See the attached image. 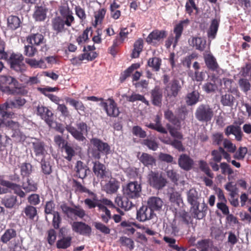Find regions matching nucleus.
Returning <instances> with one entry per match:
<instances>
[{"instance_id":"f257e3e1","label":"nucleus","mask_w":251,"mask_h":251,"mask_svg":"<svg viewBox=\"0 0 251 251\" xmlns=\"http://www.w3.org/2000/svg\"><path fill=\"white\" fill-rule=\"evenodd\" d=\"M26 102L25 100L22 97L16 98L14 100H8L5 103L0 106V114L2 117L12 118L14 114L8 112L9 109L20 108Z\"/></svg>"},{"instance_id":"f03ea898","label":"nucleus","mask_w":251,"mask_h":251,"mask_svg":"<svg viewBox=\"0 0 251 251\" xmlns=\"http://www.w3.org/2000/svg\"><path fill=\"white\" fill-rule=\"evenodd\" d=\"M148 184L153 188L160 190L164 187L167 183V180L161 173L151 171L147 176Z\"/></svg>"},{"instance_id":"7ed1b4c3","label":"nucleus","mask_w":251,"mask_h":251,"mask_svg":"<svg viewBox=\"0 0 251 251\" xmlns=\"http://www.w3.org/2000/svg\"><path fill=\"white\" fill-rule=\"evenodd\" d=\"M187 199L188 203L191 205V211L194 218L200 219L202 216L200 215L199 201L200 196L195 189H191L187 193Z\"/></svg>"},{"instance_id":"20e7f679","label":"nucleus","mask_w":251,"mask_h":251,"mask_svg":"<svg viewBox=\"0 0 251 251\" xmlns=\"http://www.w3.org/2000/svg\"><path fill=\"white\" fill-rule=\"evenodd\" d=\"M17 81L10 75H0V90L4 92L11 93L17 87Z\"/></svg>"},{"instance_id":"39448f33","label":"nucleus","mask_w":251,"mask_h":251,"mask_svg":"<svg viewBox=\"0 0 251 251\" xmlns=\"http://www.w3.org/2000/svg\"><path fill=\"white\" fill-rule=\"evenodd\" d=\"M141 186L136 181L130 182L124 188V194L128 198L137 199L140 196Z\"/></svg>"},{"instance_id":"423d86ee","label":"nucleus","mask_w":251,"mask_h":251,"mask_svg":"<svg viewBox=\"0 0 251 251\" xmlns=\"http://www.w3.org/2000/svg\"><path fill=\"white\" fill-rule=\"evenodd\" d=\"M214 113L213 111L209 105H201L197 108L196 112L197 119L202 122H208L211 121Z\"/></svg>"},{"instance_id":"0eeeda50","label":"nucleus","mask_w":251,"mask_h":251,"mask_svg":"<svg viewBox=\"0 0 251 251\" xmlns=\"http://www.w3.org/2000/svg\"><path fill=\"white\" fill-rule=\"evenodd\" d=\"M77 127L80 131H78L75 128L71 126H67L66 129L75 139L82 141L85 139L83 134L87 133V126L85 123L80 122L77 124Z\"/></svg>"},{"instance_id":"6e6552de","label":"nucleus","mask_w":251,"mask_h":251,"mask_svg":"<svg viewBox=\"0 0 251 251\" xmlns=\"http://www.w3.org/2000/svg\"><path fill=\"white\" fill-rule=\"evenodd\" d=\"M8 62L11 68L17 72H22L25 69L24 63V57L21 54L12 53L10 55Z\"/></svg>"},{"instance_id":"1a4fd4ad","label":"nucleus","mask_w":251,"mask_h":251,"mask_svg":"<svg viewBox=\"0 0 251 251\" xmlns=\"http://www.w3.org/2000/svg\"><path fill=\"white\" fill-rule=\"evenodd\" d=\"M101 185L103 191L108 194L116 193L120 187V183L111 176L101 180Z\"/></svg>"},{"instance_id":"9d476101","label":"nucleus","mask_w":251,"mask_h":251,"mask_svg":"<svg viewBox=\"0 0 251 251\" xmlns=\"http://www.w3.org/2000/svg\"><path fill=\"white\" fill-rule=\"evenodd\" d=\"M101 105L103 107L108 116L116 117L119 116L120 111L114 100L112 99L102 101Z\"/></svg>"},{"instance_id":"9b49d317","label":"nucleus","mask_w":251,"mask_h":251,"mask_svg":"<svg viewBox=\"0 0 251 251\" xmlns=\"http://www.w3.org/2000/svg\"><path fill=\"white\" fill-rule=\"evenodd\" d=\"M72 229L79 234L89 236L91 232V228L88 225L81 222H74L72 224Z\"/></svg>"},{"instance_id":"f8f14e48","label":"nucleus","mask_w":251,"mask_h":251,"mask_svg":"<svg viewBox=\"0 0 251 251\" xmlns=\"http://www.w3.org/2000/svg\"><path fill=\"white\" fill-rule=\"evenodd\" d=\"M167 35L166 31L164 30L155 29L149 34L146 40L149 43L155 44L163 40Z\"/></svg>"},{"instance_id":"ddd939ff","label":"nucleus","mask_w":251,"mask_h":251,"mask_svg":"<svg viewBox=\"0 0 251 251\" xmlns=\"http://www.w3.org/2000/svg\"><path fill=\"white\" fill-rule=\"evenodd\" d=\"M154 216V212L149 206H142L137 213V219L140 222L150 220Z\"/></svg>"},{"instance_id":"4468645a","label":"nucleus","mask_w":251,"mask_h":251,"mask_svg":"<svg viewBox=\"0 0 251 251\" xmlns=\"http://www.w3.org/2000/svg\"><path fill=\"white\" fill-rule=\"evenodd\" d=\"M93 172L95 175L102 178V180L109 178L111 176V173L106 170L105 166L99 162L94 163Z\"/></svg>"},{"instance_id":"2eb2a0df","label":"nucleus","mask_w":251,"mask_h":251,"mask_svg":"<svg viewBox=\"0 0 251 251\" xmlns=\"http://www.w3.org/2000/svg\"><path fill=\"white\" fill-rule=\"evenodd\" d=\"M37 114L50 126L51 123V117L53 115L52 112L48 108L43 106L38 105L37 107Z\"/></svg>"},{"instance_id":"dca6fc26","label":"nucleus","mask_w":251,"mask_h":251,"mask_svg":"<svg viewBox=\"0 0 251 251\" xmlns=\"http://www.w3.org/2000/svg\"><path fill=\"white\" fill-rule=\"evenodd\" d=\"M90 142L94 147L97 149L99 152L105 154H107L110 153V147L107 143H104L96 138H92Z\"/></svg>"},{"instance_id":"f3484780","label":"nucleus","mask_w":251,"mask_h":251,"mask_svg":"<svg viewBox=\"0 0 251 251\" xmlns=\"http://www.w3.org/2000/svg\"><path fill=\"white\" fill-rule=\"evenodd\" d=\"M60 13L62 16V19L64 20V25L70 26L75 21L72 12L68 7H64L60 10Z\"/></svg>"},{"instance_id":"a211bd4d","label":"nucleus","mask_w":251,"mask_h":251,"mask_svg":"<svg viewBox=\"0 0 251 251\" xmlns=\"http://www.w3.org/2000/svg\"><path fill=\"white\" fill-rule=\"evenodd\" d=\"M38 90L43 94L48 96V97L54 103L58 104L60 101V99L57 96L53 95L52 94H48L50 92H54L59 90L58 87H51L47 86L45 88H39Z\"/></svg>"},{"instance_id":"6ab92c4d","label":"nucleus","mask_w":251,"mask_h":251,"mask_svg":"<svg viewBox=\"0 0 251 251\" xmlns=\"http://www.w3.org/2000/svg\"><path fill=\"white\" fill-rule=\"evenodd\" d=\"M181 89L178 81H173L169 84L166 88V91L168 97H176Z\"/></svg>"},{"instance_id":"aec40b11","label":"nucleus","mask_w":251,"mask_h":251,"mask_svg":"<svg viewBox=\"0 0 251 251\" xmlns=\"http://www.w3.org/2000/svg\"><path fill=\"white\" fill-rule=\"evenodd\" d=\"M179 166L185 170H189L193 165V161L186 154H182L178 159Z\"/></svg>"},{"instance_id":"412c9836","label":"nucleus","mask_w":251,"mask_h":251,"mask_svg":"<svg viewBox=\"0 0 251 251\" xmlns=\"http://www.w3.org/2000/svg\"><path fill=\"white\" fill-rule=\"evenodd\" d=\"M225 134L228 136L232 134L235 135V138L238 141H241L242 138V133L241 128L238 126L231 125L228 126L225 130Z\"/></svg>"},{"instance_id":"4be33fe9","label":"nucleus","mask_w":251,"mask_h":251,"mask_svg":"<svg viewBox=\"0 0 251 251\" xmlns=\"http://www.w3.org/2000/svg\"><path fill=\"white\" fill-rule=\"evenodd\" d=\"M1 184L3 186H6L7 188L13 191L14 193L20 197L23 198L25 196V193L21 190V187L19 185L7 181H2Z\"/></svg>"},{"instance_id":"5701e85b","label":"nucleus","mask_w":251,"mask_h":251,"mask_svg":"<svg viewBox=\"0 0 251 251\" xmlns=\"http://www.w3.org/2000/svg\"><path fill=\"white\" fill-rule=\"evenodd\" d=\"M163 202L161 199L158 197H153L150 198L148 201V206L154 210L160 209L163 205Z\"/></svg>"},{"instance_id":"b1692460","label":"nucleus","mask_w":251,"mask_h":251,"mask_svg":"<svg viewBox=\"0 0 251 251\" xmlns=\"http://www.w3.org/2000/svg\"><path fill=\"white\" fill-rule=\"evenodd\" d=\"M47 9L44 6H37L35 8L33 17L37 21H43L47 16Z\"/></svg>"},{"instance_id":"393cba45","label":"nucleus","mask_w":251,"mask_h":251,"mask_svg":"<svg viewBox=\"0 0 251 251\" xmlns=\"http://www.w3.org/2000/svg\"><path fill=\"white\" fill-rule=\"evenodd\" d=\"M151 97L153 104L160 106L161 104L162 94V91L159 88L155 87L152 91Z\"/></svg>"},{"instance_id":"a878e982","label":"nucleus","mask_w":251,"mask_h":251,"mask_svg":"<svg viewBox=\"0 0 251 251\" xmlns=\"http://www.w3.org/2000/svg\"><path fill=\"white\" fill-rule=\"evenodd\" d=\"M204 60L207 67L213 71H216L219 68L215 57L211 54L208 53L204 55Z\"/></svg>"},{"instance_id":"bb28decb","label":"nucleus","mask_w":251,"mask_h":251,"mask_svg":"<svg viewBox=\"0 0 251 251\" xmlns=\"http://www.w3.org/2000/svg\"><path fill=\"white\" fill-rule=\"evenodd\" d=\"M188 20H184L181 21L179 23L177 24L174 29V33L175 34V39L174 46H175L177 43L181 35L183 27L185 25L188 24Z\"/></svg>"},{"instance_id":"cd10ccee","label":"nucleus","mask_w":251,"mask_h":251,"mask_svg":"<svg viewBox=\"0 0 251 251\" xmlns=\"http://www.w3.org/2000/svg\"><path fill=\"white\" fill-rule=\"evenodd\" d=\"M191 45L195 47L196 49L200 50H203L206 45V40L201 37H193L189 40Z\"/></svg>"},{"instance_id":"c85d7f7f","label":"nucleus","mask_w":251,"mask_h":251,"mask_svg":"<svg viewBox=\"0 0 251 251\" xmlns=\"http://www.w3.org/2000/svg\"><path fill=\"white\" fill-rule=\"evenodd\" d=\"M33 149L36 156L44 155L46 152L43 142L35 140L32 142Z\"/></svg>"},{"instance_id":"c756f323","label":"nucleus","mask_w":251,"mask_h":251,"mask_svg":"<svg viewBox=\"0 0 251 251\" xmlns=\"http://www.w3.org/2000/svg\"><path fill=\"white\" fill-rule=\"evenodd\" d=\"M66 100L70 104L75 107L79 114H82L85 112V107L83 103L79 100H76L73 99L67 98Z\"/></svg>"},{"instance_id":"7c9ffc66","label":"nucleus","mask_w":251,"mask_h":251,"mask_svg":"<svg viewBox=\"0 0 251 251\" xmlns=\"http://www.w3.org/2000/svg\"><path fill=\"white\" fill-rule=\"evenodd\" d=\"M144 46V41L142 39H138L134 44V48L132 50L131 56L132 58H138L142 52Z\"/></svg>"},{"instance_id":"2f4dec72","label":"nucleus","mask_w":251,"mask_h":251,"mask_svg":"<svg viewBox=\"0 0 251 251\" xmlns=\"http://www.w3.org/2000/svg\"><path fill=\"white\" fill-rule=\"evenodd\" d=\"M106 10L104 8H100L94 13L95 20L93 22V25L97 27L100 25L105 15Z\"/></svg>"},{"instance_id":"473e14b6","label":"nucleus","mask_w":251,"mask_h":251,"mask_svg":"<svg viewBox=\"0 0 251 251\" xmlns=\"http://www.w3.org/2000/svg\"><path fill=\"white\" fill-rule=\"evenodd\" d=\"M160 140L166 144L172 145L179 151H184V148L182 145L181 142L179 139L172 140L170 138L161 137Z\"/></svg>"},{"instance_id":"72a5a7b5","label":"nucleus","mask_w":251,"mask_h":251,"mask_svg":"<svg viewBox=\"0 0 251 251\" xmlns=\"http://www.w3.org/2000/svg\"><path fill=\"white\" fill-rule=\"evenodd\" d=\"M128 198L123 199L120 197H117L115 199V202L117 205L126 210H129L132 206V203L128 199Z\"/></svg>"},{"instance_id":"f704fd0d","label":"nucleus","mask_w":251,"mask_h":251,"mask_svg":"<svg viewBox=\"0 0 251 251\" xmlns=\"http://www.w3.org/2000/svg\"><path fill=\"white\" fill-rule=\"evenodd\" d=\"M25 62L32 68H39L42 69H45L47 68L45 61L42 59L37 61L35 59L27 58L25 59Z\"/></svg>"},{"instance_id":"c9c22d12","label":"nucleus","mask_w":251,"mask_h":251,"mask_svg":"<svg viewBox=\"0 0 251 251\" xmlns=\"http://www.w3.org/2000/svg\"><path fill=\"white\" fill-rule=\"evenodd\" d=\"M200 94L198 92L194 91L188 93L186 97V102L189 105L195 104L199 101Z\"/></svg>"},{"instance_id":"e433bc0d","label":"nucleus","mask_w":251,"mask_h":251,"mask_svg":"<svg viewBox=\"0 0 251 251\" xmlns=\"http://www.w3.org/2000/svg\"><path fill=\"white\" fill-rule=\"evenodd\" d=\"M219 25V20L214 19L212 21L210 28L208 31V36L209 38L211 39L215 38L218 31Z\"/></svg>"},{"instance_id":"4c0bfd02","label":"nucleus","mask_w":251,"mask_h":251,"mask_svg":"<svg viewBox=\"0 0 251 251\" xmlns=\"http://www.w3.org/2000/svg\"><path fill=\"white\" fill-rule=\"evenodd\" d=\"M155 124L151 123L147 126L148 127L155 129L159 132L167 133V130L162 126L160 121V118L158 116H157L155 119Z\"/></svg>"},{"instance_id":"58836bf2","label":"nucleus","mask_w":251,"mask_h":251,"mask_svg":"<svg viewBox=\"0 0 251 251\" xmlns=\"http://www.w3.org/2000/svg\"><path fill=\"white\" fill-rule=\"evenodd\" d=\"M27 41L32 45L38 46L44 42V37L41 34H34L27 38Z\"/></svg>"},{"instance_id":"ea45409f","label":"nucleus","mask_w":251,"mask_h":251,"mask_svg":"<svg viewBox=\"0 0 251 251\" xmlns=\"http://www.w3.org/2000/svg\"><path fill=\"white\" fill-rule=\"evenodd\" d=\"M139 160L146 166L155 164V159L151 155L146 153H142Z\"/></svg>"},{"instance_id":"a19ab883","label":"nucleus","mask_w":251,"mask_h":251,"mask_svg":"<svg viewBox=\"0 0 251 251\" xmlns=\"http://www.w3.org/2000/svg\"><path fill=\"white\" fill-rule=\"evenodd\" d=\"M20 19L17 16H10L8 18V27L12 30L18 28L20 26Z\"/></svg>"},{"instance_id":"79ce46f5","label":"nucleus","mask_w":251,"mask_h":251,"mask_svg":"<svg viewBox=\"0 0 251 251\" xmlns=\"http://www.w3.org/2000/svg\"><path fill=\"white\" fill-rule=\"evenodd\" d=\"M86 167L84 166L83 163L81 161H78L76 163L75 169L77 175L79 177L83 178L86 176Z\"/></svg>"},{"instance_id":"37998d69","label":"nucleus","mask_w":251,"mask_h":251,"mask_svg":"<svg viewBox=\"0 0 251 251\" xmlns=\"http://www.w3.org/2000/svg\"><path fill=\"white\" fill-rule=\"evenodd\" d=\"M16 235V231L13 229L6 230L1 237V241L3 243H7L11 239Z\"/></svg>"},{"instance_id":"c03bdc74","label":"nucleus","mask_w":251,"mask_h":251,"mask_svg":"<svg viewBox=\"0 0 251 251\" xmlns=\"http://www.w3.org/2000/svg\"><path fill=\"white\" fill-rule=\"evenodd\" d=\"M126 100L130 102H134L137 100H140L147 105H149V101L146 100L145 97L140 94L132 93L130 96H126Z\"/></svg>"},{"instance_id":"a18cd8bd","label":"nucleus","mask_w":251,"mask_h":251,"mask_svg":"<svg viewBox=\"0 0 251 251\" xmlns=\"http://www.w3.org/2000/svg\"><path fill=\"white\" fill-rule=\"evenodd\" d=\"M23 188L27 192L35 191L37 189L36 184L28 178H25V181L23 183Z\"/></svg>"},{"instance_id":"49530a36","label":"nucleus","mask_w":251,"mask_h":251,"mask_svg":"<svg viewBox=\"0 0 251 251\" xmlns=\"http://www.w3.org/2000/svg\"><path fill=\"white\" fill-rule=\"evenodd\" d=\"M64 20L61 17H57L54 19L52 22L53 29L57 32L63 31L64 28Z\"/></svg>"},{"instance_id":"de8ad7c7","label":"nucleus","mask_w":251,"mask_h":251,"mask_svg":"<svg viewBox=\"0 0 251 251\" xmlns=\"http://www.w3.org/2000/svg\"><path fill=\"white\" fill-rule=\"evenodd\" d=\"M197 246L201 251H212V243L208 240H203L199 242Z\"/></svg>"},{"instance_id":"09e8293b","label":"nucleus","mask_w":251,"mask_h":251,"mask_svg":"<svg viewBox=\"0 0 251 251\" xmlns=\"http://www.w3.org/2000/svg\"><path fill=\"white\" fill-rule=\"evenodd\" d=\"M234 97L230 94H226L221 97V102L224 106H231L233 104Z\"/></svg>"},{"instance_id":"8fccbe9b","label":"nucleus","mask_w":251,"mask_h":251,"mask_svg":"<svg viewBox=\"0 0 251 251\" xmlns=\"http://www.w3.org/2000/svg\"><path fill=\"white\" fill-rule=\"evenodd\" d=\"M161 60L157 57H153L149 59L148 61V65L152 68V70L157 71L159 70L161 65Z\"/></svg>"},{"instance_id":"3c124183","label":"nucleus","mask_w":251,"mask_h":251,"mask_svg":"<svg viewBox=\"0 0 251 251\" xmlns=\"http://www.w3.org/2000/svg\"><path fill=\"white\" fill-rule=\"evenodd\" d=\"M165 118L175 125L179 126L180 121L174 115L173 113L169 110L164 112Z\"/></svg>"},{"instance_id":"603ef678","label":"nucleus","mask_w":251,"mask_h":251,"mask_svg":"<svg viewBox=\"0 0 251 251\" xmlns=\"http://www.w3.org/2000/svg\"><path fill=\"white\" fill-rule=\"evenodd\" d=\"M72 238L71 237H63L58 240L56 246L58 249H66L71 245Z\"/></svg>"},{"instance_id":"864d4df0","label":"nucleus","mask_w":251,"mask_h":251,"mask_svg":"<svg viewBox=\"0 0 251 251\" xmlns=\"http://www.w3.org/2000/svg\"><path fill=\"white\" fill-rule=\"evenodd\" d=\"M120 242L122 246L126 247L130 251L134 247L133 241L126 237H121L120 238Z\"/></svg>"},{"instance_id":"5fc2aeb1","label":"nucleus","mask_w":251,"mask_h":251,"mask_svg":"<svg viewBox=\"0 0 251 251\" xmlns=\"http://www.w3.org/2000/svg\"><path fill=\"white\" fill-rule=\"evenodd\" d=\"M95 47L94 46H88L84 47L83 49L84 52H86L88 54V57L90 60H92L96 58L97 56V53L94 51Z\"/></svg>"},{"instance_id":"6e6d98bb","label":"nucleus","mask_w":251,"mask_h":251,"mask_svg":"<svg viewBox=\"0 0 251 251\" xmlns=\"http://www.w3.org/2000/svg\"><path fill=\"white\" fill-rule=\"evenodd\" d=\"M3 118V120H0V126H1L2 125H4L6 126L9 127L14 130H16L18 128L19 124L18 123L13 122L10 119L6 120L5 119V117ZM6 118L7 117H6Z\"/></svg>"},{"instance_id":"4d7b16f0","label":"nucleus","mask_w":251,"mask_h":251,"mask_svg":"<svg viewBox=\"0 0 251 251\" xmlns=\"http://www.w3.org/2000/svg\"><path fill=\"white\" fill-rule=\"evenodd\" d=\"M93 225L97 230L104 234H108L110 232V228L100 222H95Z\"/></svg>"},{"instance_id":"13d9d810","label":"nucleus","mask_w":251,"mask_h":251,"mask_svg":"<svg viewBox=\"0 0 251 251\" xmlns=\"http://www.w3.org/2000/svg\"><path fill=\"white\" fill-rule=\"evenodd\" d=\"M89 32L90 29L87 28L77 37L76 41L79 45H82L89 40L88 34Z\"/></svg>"},{"instance_id":"bf43d9fd","label":"nucleus","mask_w":251,"mask_h":251,"mask_svg":"<svg viewBox=\"0 0 251 251\" xmlns=\"http://www.w3.org/2000/svg\"><path fill=\"white\" fill-rule=\"evenodd\" d=\"M92 199H86L84 201V203L89 208H94L98 204L97 197L93 193H91Z\"/></svg>"},{"instance_id":"052dcab7","label":"nucleus","mask_w":251,"mask_h":251,"mask_svg":"<svg viewBox=\"0 0 251 251\" xmlns=\"http://www.w3.org/2000/svg\"><path fill=\"white\" fill-rule=\"evenodd\" d=\"M199 165L201 169L204 172L206 175L211 178L213 177V174L211 172L208 164L205 161L202 160L200 161L199 162Z\"/></svg>"},{"instance_id":"680f3d73","label":"nucleus","mask_w":251,"mask_h":251,"mask_svg":"<svg viewBox=\"0 0 251 251\" xmlns=\"http://www.w3.org/2000/svg\"><path fill=\"white\" fill-rule=\"evenodd\" d=\"M121 226L125 227L126 229L124 230V233L128 235L133 234L135 231V229L131 226V224L126 222H122L121 224Z\"/></svg>"},{"instance_id":"e2e57ef3","label":"nucleus","mask_w":251,"mask_h":251,"mask_svg":"<svg viewBox=\"0 0 251 251\" xmlns=\"http://www.w3.org/2000/svg\"><path fill=\"white\" fill-rule=\"evenodd\" d=\"M170 201L171 202L176 203L178 205L182 202V199L180 194L177 192H173L170 194Z\"/></svg>"},{"instance_id":"0e129e2a","label":"nucleus","mask_w":251,"mask_h":251,"mask_svg":"<svg viewBox=\"0 0 251 251\" xmlns=\"http://www.w3.org/2000/svg\"><path fill=\"white\" fill-rule=\"evenodd\" d=\"M132 31L130 28L126 27H123L120 29L119 33L120 40L122 43L125 41L126 39L127 38L128 35Z\"/></svg>"},{"instance_id":"69168bd1","label":"nucleus","mask_w":251,"mask_h":251,"mask_svg":"<svg viewBox=\"0 0 251 251\" xmlns=\"http://www.w3.org/2000/svg\"><path fill=\"white\" fill-rule=\"evenodd\" d=\"M31 171L32 166L29 163H23L21 167V174L24 176H26L30 174Z\"/></svg>"},{"instance_id":"338daca9","label":"nucleus","mask_w":251,"mask_h":251,"mask_svg":"<svg viewBox=\"0 0 251 251\" xmlns=\"http://www.w3.org/2000/svg\"><path fill=\"white\" fill-rule=\"evenodd\" d=\"M186 11L191 14L194 11H197V8L194 0H188L185 5Z\"/></svg>"},{"instance_id":"774afa93","label":"nucleus","mask_w":251,"mask_h":251,"mask_svg":"<svg viewBox=\"0 0 251 251\" xmlns=\"http://www.w3.org/2000/svg\"><path fill=\"white\" fill-rule=\"evenodd\" d=\"M25 213L27 217L30 219H33L36 215V208L32 206H27L25 209Z\"/></svg>"}]
</instances>
